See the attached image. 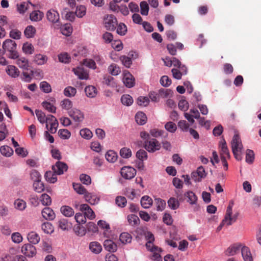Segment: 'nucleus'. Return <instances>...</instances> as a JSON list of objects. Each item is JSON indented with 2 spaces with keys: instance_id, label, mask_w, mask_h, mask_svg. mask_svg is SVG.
<instances>
[{
  "instance_id": "6ab92c4d",
  "label": "nucleus",
  "mask_w": 261,
  "mask_h": 261,
  "mask_svg": "<svg viewBox=\"0 0 261 261\" xmlns=\"http://www.w3.org/2000/svg\"><path fill=\"white\" fill-rule=\"evenodd\" d=\"M242 256L244 261H253V258L249 248L245 246L242 247Z\"/></svg>"
},
{
  "instance_id": "2eb2a0df",
  "label": "nucleus",
  "mask_w": 261,
  "mask_h": 261,
  "mask_svg": "<svg viewBox=\"0 0 261 261\" xmlns=\"http://www.w3.org/2000/svg\"><path fill=\"white\" fill-rule=\"evenodd\" d=\"M56 100L54 98H50V101H44L42 103V107L48 112L52 113H55L56 112V107L54 104Z\"/></svg>"
},
{
  "instance_id": "aec40b11",
  "label": "nucleus",
  "mask_w": 261,
  "mask_h": 261,
  "mask_svg": "<svg viewBox=\"0 0 261 261\" xmlns=\"http://www.w3.org/2000/svg\"><path fill=\"white\" fill-rule=\"evenodd\" d=\"M185 197L187 198V201L190 204H195L197 201V197L195 194L191 191L186 192L184 194Z\"/></svg>"
},
{
  "instance_id": "58836bf2",
  "label": "nucleus",
  "mask_w": 261,
  "mask_h": 261,
  "mask_svg": "<svg viewBox=\"0 0 261 261\" xmlns=\"http://www.w3.org/2000/svg\"><path fill=\"white\" fill-rule=\"evenodd\" d=\"M108 71L113 75H117L120 73V68L115 64H112L108 67Z\"/></svg>"
},
{
  "instance_id": "a878e982",
  "label": "nucleus",
  "mask_w": 261,
  "mask_h": 261,
  "mask_svg": "<svg viewBox=\"0 0 261 261\" xmlns=\"http://www.w3.org/2000/svg\"><path fill=\"white\" fill-rule=\"evenodd\" d=\"M85 92L88 97L93 98L96 96L97 92L94 86H88L85 88Z\"/></svg>"
},
{
  "instance_id": "7ed1b4c3",
  "label": "nucleus",
  "mask_w": 261,
  "mask_h": 261,
  "mask_svg": "<svg viewBox=\"0 0 261 261\" xmlns=\"http://www.w3.org/2000/svg\"><path fill=\"white\" fill-rule=\"evenodd\" d=\"M145 148L150 152H154L160 150L161 144L160 142L155 139H151L144 141Z\"/></svg>"
},
{
  "instance_id": "f704fd0d",
  "label": "nucleus",
  "mask_w": 261,
  "mask_h": 261,
  "mask_svg": "<svg viewBox=\"0 0 261 261\" xmlns=\"http://www.w3.org/2000/svg\"><path fill=\"white\" fill-rule=\"evenodd\" d=\"M58 226L63 230H68L70 227L71 225L68 223L66 219H61L57 223Z\"/></svg>"
},
{
  "instance_id": "1a4fd4ad",
  "label": "nucleus",
  "mask_w": 261,
  "mask_h": 261,
  "mask_svg": "<svg viewBox=\"0 0 261 261\" xmlns=\"http://www.w3.org/2000/svg\"><path fill=\"white\" fill-rule=\"evenodd\" d=\"M21 252L28 257H33L36 254V249L32 244H26L22 246Z\"/></svg>"
},
{
  "instance_id": "39448f33",
  "label": "nucleus",
  "mask_w": 261,
  "mask_h": 261,
  "mask_svg": "<svg viewBox=\"0 0 261 261\" xmlns=\"http://www.w3.org/2000/svg\"><path fill=\"white\" fill-rule=\"evenodd\" d=\"M233 205V202H229L228 206L227 207L226 214L225 216V218L227 220V225H230L233 223L235 222L238 218L239 214L236 213L233 216H232V207Z\"/></svg>"
},
{
  "instance_id": "412c9836",
  "label": "nucleus",
  "mask_w": 261,
  "mask_h": 261,
  "mask_svg": "<svg viewBox=\"0 0 261 261\" xmlns=\"http://www.w3.org/2000/svg\"><path fill=\"white\" fill-rule=\"evenodd\" d=\"M84 198L86 201L91 204H95L99 201V198L95 195L89 193L87 191L84 194Z\"/></svg>"
},
{
  "instance_id": "680f3d73",
  "label": "nucleus",
  "mask_w": 261,
  "mask_h": 261,
  "mask_svg": "<svg viewBox=\"0 0 261 261\" xmlns=\"http://www.w3.org/2000/svg\"><path fill=\"white\" fill-rule=\"evenodd\" d=\"M254 160V154L253 151L250 149H247L246 155V162L249 164H252Z\"/></svg>"
},
{
  "instance_id": "ddd939ff",
  "label": "nucleus",
  "mask_w": 261,
  "mask_h": 261,
  "mask_svg": "<svg viewBox=\"0 0 261 261\" xmlns=\"http://www.w3.org/2000/svg\"><path fill=\"white\" fill-rule=\"evenodd\" d=\"M74 73L81 80H87L89 78L88 71L83 67H78L73 69Z\"/></svg>"
},
{
  "instance_id": "9b49d317",
  "label": "nucleus",
  "mask_w": 261,
  "mask_h": 261,
  "mask_svg": "<svg viewBox=\"0 0 261 261\" xmlns=\"http://www.w3.org/2000/svg\"><path fill=\"white\" fill-rule=\"evenodd\" d=\"M242 245L240 243L234 244L230 246L226 250L225 254L227 256H233L238 253L242 249Z\"/></svg>"
},
{
  "instance_id": "c9c22d12",
  "label": "nucleus",
  "mask_w": 261,
  "mask_h": 261,
  "mask_svg": "<svg viewBox=\"0 0 261 261\" xmlns=\"http://www.w3.org/2000/svg\"><path fill=\"white\" fill-rule=\"evenodd\" d=\"M106 159L108 162L114 163L117 160V154L113 150H109L106 154Z\"/></svg>"
},
{
  "instance_id": "37998d69",
  "label": "nucleus",
  "mask_w": 261,
  "mask_h": 261,
  "mask_svg": "<svg viewBox=\"0 0 261 261\" xmlns=\"http://www.w3.org/2000/svg\"><path fill=\"white\" fill-rule=\"evenodd\" d=\"M0 152L6 156H10L12 154L13 151L8 146H3L0 148Z\"/></svg>"
},
{
  "instance_id": "0e129e2a",
  "label": "nucleus",
  "mask_w": 261,
  "mask_h": 261,
  "mask_svg": "<svg viewBox=\"0 0 261 261\" xmlns=\"http://www.w3.org/2000/svg\"><path fill=\"white\" fill-rule=\"evenodd\" d=\"M165 128L169 132L173 133L176 130L177 126L174 123L169 121L165 124Z\"/></svg>"
},
{
  "instance_id": "c03bdc74",
  "label": "nucleus",
  "mask_w": 261,
  "mask_h": 261,
  "mask_svg": "<svg viewBox=\"0 0 261 261\" xmlns=\"http://www.w3.org/2000/svg\"><path fill=\"white\" fill-rule=\"evenodd\" d=\"M14 205L15 208L20 211L24 210L27 206L26 202L24 200L19 199L15 201Z\"/></svg>"
},
{
  "instance_id": "393cba45",
  "label": "nucleus",
  "mask_w": 261,
  "mask_h": 261,
  "mask_svg": "<svg viewBox=\"0 0 261 261\" xmlns=\"http://www.w3.org/2000/svg\"><path fill=\"white\" fill-rule=\"evenodd\" d=\"M135 119L138 124L143 125L145 124L147 121V117L144 113L139 112L136 114Z\"/></svg>"
},
{
  "instance_id": "79ce46f5",
  "label": "nucleus",
  "mask_w": 261,
  "mask_h": 261,
  "mask_svg": "<svg viewBox=\"0 0 261 261\" xmlns=\"http://www.w3.org/2000/svg\"><path fill=\"white\" fill-rule=\"evenodd\" d=\"M73 188L74 190L79 194H85L87 190L81 184L73 183Z\"/></svg>"
},
{
  "instance_id": "69168bd1",
  "label": "nucleus",
  "mask_w": 261,
  "mask_h": 261,
  "mask_svg": "<svg viewBox=\"0 0 261 261\" xmlns=\"http://www.w3.org/2000/svg\"><path fill=\"white\" fill-rule=\"evenodd\" d=\"M141 14L143 15H147L149 11V6L147 2L143 1L140 3Z\"/></svg>"
},
{
  "instance_id": "6e6d98bb",
  "label": "nucleus",
  "mask_w": 261,
  "mask_h": 261,
  "mask_svg": "<svg viewBox=\"0 0 261 261\" xmlns=\"http://www.w3.org/2000/svg\"><path fill=\"white\" fill-rule=\"evenodd\" d=\"M86 218L84 214L81 213H76L74 217L76 222L79 224L85 223L86 222Z\"/></svg>"
},
{
  "instance_id": "de8ad7c7",
  "label": "nucleus",
  "mask_w": 261,
  "mask_h": 261,
  "mask_svg": "<svg viewBox=\"0 0 261 261\" xmlns=\"http://www.w3.org/2000/svg\"><path fill=\"white\" fill-rule=\"evenodd\" d=\"M75 15L79 18H82L85 15L86 13V8L83 5H80L76 7Z\"/></svg>"
},
{
  "instance_id": "a211bd4d",
  "label": "nucleus",
  "mask_w": 261,
  "mask_h": 261,
  "mask_svg": "<svg viewBox=\"0 0 261 261\" xmlns=\"http://www.w3.org/2000/svg\"><path fill=\"white\" fill-rule=\"evenodd\" d=\"M104 248L110 252H114L117 249V245L111 240H105L103 242Z\"/></svg>"
},
{
  "instance_id": "7c9ffc66",
  "label": "nucleus",
  "mask_w": 261,
  "mask_h": 261,
  "mask_svg": "<svg viewBox=\"0 0 261 261\" xmlns=\"http://www.w3.org/2000/svg\"><path fill=\"white\" fill-rule=\"evenodd\" d=\"M47 61V57L45 55L37 54L34 57V62L39 65L44 64Z\"/></svg>"
},
{
  "instance_id": "774afa93",
  "label": "nucleus",
  "mask_w": 261,
  "mask_h": 261,
  "mask_svg": "<svg viewBox=\"0 0 261 261\" xmlns=\"http://www.w3.org/2000/svg\"><path fill=\"white\" fill-rule=\"evenodd\" d=\"M40 87L41 89L45 93H48L51 91L50 85L45 81L41 82Z\"/></svg>"
},
{
  "instance_id": "ea45409f",
  "label": "nucleus",
  "mask_w": 261,
  "mask_h": 261,
  "mask_svg": "<svg viewBox=\"0 0 261 261\" xmlns=\"http://www.w3.org/2000/svg\"><path fill=\"white\" fill-rule=\"evenodd\" d=\"M168 205L172 210H176L179 206L178 200L174 197H171L168 200Z\"/></svg>"
},
{
  "instance_id": "a19ab883",
  "label": "nucleus",
  "mask_w": 261,
  "mask_h": 261,
  "mask_svg": "<svg viewBox=\"0 0 261 261\" xmlns=\"http://www.w3.org/2000/svg\"><path fill=\"white\" fill-rule=\"evenodd\" d=\"M73 229L76 234L79 236H83L86 233V230L85 228L83 226H81L79 224L75 225L74 226Z\"/></svg>"
},
{
  "instance_id": "2f4dec72",
  "label": "nucleus",
  "mask_w": 261,
  "mask_h": 261,
  "mask_svg": "<svg viewBox=\"0 0 261 261\" xmlns=\"http://www.w3.org/2000/svg\"><path fill=\"white\" fill-rule=\"evenodd\" d=\"M220 155L221 158H222L223 156L224 157V158L229 159L230 158L229 150L226 146V143L225 141L221 145Z\"/></svg>"
},
{
  "instance_id": "8fccbe9b",
  "label": "nucleus",
  "mask_w": 261,
  "mask_h": 261,
  "mask_svg": "<svg viewBox=\"0 0 261 261\" xmlns=\"http://www.w3.org/2000/svg\"><path fill=\"white\" fill-rule=\"evenodd\" d=\"M80 134L83 138L87 140L91 139L93 136L92 132L88 128L81 129Z\"/></svg>"
},
{
  "instance_id": "f8f14e48",
  "label": "nucleus",
  "mask_w": 261,
  "mask_h": 261,
  "mask_svg": "<svg viewBox=\"0 0 261 261\" xmlns=\"http://www.w3.org/2000/svg\"><path fill=\"white\" fill-rule=\"evenodd\" d=\"M80 209L82 212H84V214L88 219L92 220L95 218V216L94 212L88 204H81Z\"/></svg>"
},
{
  "instance_id": "5701e85b",
  "label": "nucleus",
  "mask_w": 261,
  "mask_h": 261,
  "mask_svg": "<svg viewBox=\"0 0 261 261\" xmlns=\"http://www.w3.org/2000/svg\"><path fill=\"white\" fill-rule=\"evenodd\" d=\"M6 70L7 73L13 77H18L19 75V70L13 65L8 66Z\"/></svg>"
},
{
  "instance_id": "cd10ccee",
  "label": "nucleus",
  "mask_w": 261,
  "mask_h": 261,
  "mask_svg": "<svg viewBox=\"0 0 261 261\" xmlns=\"http://www.w3.org/2000/svg\"><path fill=\"white\" fill-rule=\"evenodd\" d=\"M43 15V13L39 10L34 11L30 14V18L32 21H38L42 19Z\"/></svg>"
},
{
  "instance_id": "c756f323",
  "label": "nucleus",
  "mask_w": 261,
  "mask_h": 261,
  "mask_svg": "<svg viewBox=\"0 0 261 261\" xmlns=\"http://www.w3.org/2000/svg\"><path fill=\"white\" fill-rule=\"evenodd\" d=\"M61 212L66 217H71L74 214L73 210L67 205L62 206L61 207Z\"/></svg>"
},
{
  "instance_id": "72a5a7b5",
  "label": "nucleus",
  "mask_w": 261,
  "mask_h": 261,
  "mask_svg": "<svg viewBox=\"0 0 261 261\" xmlns=\"http://www.w3.org/2000/svg\"><path fill=\"white\" fill-rule=\"evenodd\" d=\"M119 240L123 244H127L131 242L132 240V236L127 232H122L120 235Z\"/></svg>"
},
{
  "instance_id": "338daca9",
  "label": "nucleus",
  "mask_w": 261,
  "mask_h": 261,
  "mask_svg": "<svg viewBox=\"0 0 261 261\" xmlns=\"http://www.w3.org/2000/svg\"><path fill=\"white\" fill-rule=\"evenodd\" d=\"M120 60L124 66L127 68L130 67L132 64V61L129 57L125 56H122L120 57Z\"/></svg>"
},
{
  "instance_id": "49530a36",
  "label": "nucleus",
  "mask_w": 261,
  "mask_h": 261,
  "mask_svg": "<svg viewBox=\"0 0 261 261\" xmlns=\"http://www.w3.org/2000/svg\"><path fill=\"white\" fill-rule=\"evenodd\" d=\"M35 32L36 30L35 28L32 25H29L25 28L24 34L27 38H32L34 37Z\"/></svg>"
},
{
  "instance_id": "b1692460",
  "label": "nucleus",
  "mask_w": 261,
  "mask_h": 261,
  "mask_svg": "<svg viewBox=\"0 0 261 261\" xmlns=\"http://www.w3.org/2000/svg\"><path fill=\"white\" fill-rule=\"evenodd\" d=\"M90 250L94 253L99 254L102 250V246L97 242H92L89 244Z\"/></svg>"
},
{
  "instance_id": "a18cd8bd",
  "label": "nucleus",
  "mask_w": 261,
  "mask_h": 261,
  "mask_svg": "<svg viewBox=\"0 0 261 261\" xmlns=\"http://www.w3.org/2000/svg\"><path fill=\"white\" fill-rule=\"evenodd\" d=\"M155 202L156 205V209L158 211H163L166 205V201L161 198L155 199Z\"/></svg>"
},
{
  "instance_id": "f03ea898",
  "label": "nucleus",
  "mask_w": 261,
  "mask_h": 261,
  "mask_svg": "<svg viewBox=\"0 0 261 261\" xmlns=\"http://www.w3.org/2000/svg\"><path fill=\"white\" fill-rule=\"evenodd\" d=\"M16 43L11 39L6 40L3 44V48L5 52H8V57L13 59L18 58L19 55L16 50Z\"/></svg>"
},
{
  "instance_id": "864d4df0",
  "label": "nucleus",
  "mask_w": 261,
  "mask_h": 261,
  "mask_svg": "<svg viewBox=\"0 0 261 261\" xmlns=\"http://www.w3.org/2000/svg\"><path fill=\"white\" fill-rule=\"evenodd\" d=\"M127 221L130 225H137L140 222L139 217L135 215H129L127 216Z\"/></svg>"
},
{
  "instance_id": "bf43d9fd",
  "label": "nucleus",
  "mask_w": 261,
  "mask_h": 261,
  "mask_svg": "<svg viewBox=\"0 0 261 261\" xmlns=\"http://www.w3.org/2000/svg\"><path fill=\"white\" fill-rule=\"evenodd\" d=\"M115 202L118 206L124 207L126 205L127 200L124 197L119 196L116 198Z\"/></svg>"
},
{
  "instance_id": "423d86ee",
  "label": "nucleus",
  "mask_w": 261,
  "mask_h": 261,
  "mask_svg": "<svg viewBox=\"0 0 261 261\" xmlns=\"http://www.w3.org/2000/svg\"><path fill=\"white\" fill-rule=\"evenodd\" d=\"M233 205V202H229L228 206L227 207L226 214L225 216V218L227 220V225H230L233 223L235 222L238 218L239 214L236 213L233 216H232V207Z\"/></svg>"
},
{
  "instance_id": "4468645a",
  "label": "nucleus",
  "mask_w": 261,
  "mask_h": 261,
  "mask_svg": "<svg viewBox=\"0 0 261 261\" xmlns=\"http://www.w3.org/2000/svg\"><path fill=\"white\" fill-rule=\"evenodd\" d=\"M123 81L124 84L127 88H132L135 85V79L128 72L124 73Z\"/></svg>"
},
{
  "instance_id": "e2e57ef3",
  "label": "nucleus",
  "mask_w": 261,
  "mask_h": 261,
  "mask_svg": "<svg viewBox=\"0 0 261 261\" xmlns=\"http://www.w3.org/2000/svg\"><path fill=\"white\" fill-rule=\"evenodd\" d=\"M22 50L27 54L31 55L34 52V47L30 43H24L22 46Z\"/></svg>"
},
{
  "instance_id": "c85d7f7f",
  "label": "nucleus",
  "mask_w": 261,
  "mask_h": 261,
  "mask_svg": "<svg viewBox=\"0 0 261 261\" xmlns=\"http://www.w3.org/2000/svg\"><path fill=\"white\" fill-rule=\"evenodd\" d=\"M44 177L46 181L53 184L57 180V174L51 171H46L44 174Z\"/></svg>"
},
{
  "instance_id": "bb28decb",
  "label": "nucleus",
  "mask_w": 261,
  "mask_h": 261,
  "mask_svg": "<svg viewBox=\"0 0 261 261\" xmlns=\"http://www.w3.org/2000/svg\"><path fill=\"white\" fill-rule=\"evenodd\" d=\"M141 204L144 208H148L152 204V200L148 196H144L141 199Z\"/></svg>"
},
{
  "instance_id": "473e14b6",
  "label": "nucleus",
  "mask_w": 261,
  "mask_h": 261,
  "mask_svg": "<svg viewBox=\"0 0 261 261\" xmlns=\"http://www.w3.org/2000/svg\"><path fill=\"white\" fill-rule=\"evenodd\" d=\"M17 64L20 68L24 70H28L29 65L28 60L24 57L19 58L17 60Z\"/></svg>"
},
{
  "instance_id": "4d7b16f0",
  "label": "nucleus",
  "mask_w": 261,
  "mask_h": 261,
  "mask_svg": "<svg viewBox=\"0 0 261 261\" xmlns=\"http://www.w3.org/2000/svg\"><path fill=\"white\" fill-rule=\"evenodd\" d=\"M83 64L85 66L90 68L95 69L96 68L95 61L92 59H85L83 61Z\"/></svg>"
},
{
  "instance_id": "13d9d810",
  "label": "nucleus",
  "mask_w": 261,
  "mask_h": 261,
  "mask_svg": "<svg viewBox=\"0 0 261 261\" xmlns=\"http://www.w3.org/2000/svg\"><path fill=\"white\" fill-rule=\"evenodd\" d=\"M33 188L34 190L38 193L42 192L44 189V185L41 180L34 182Z\"/></svg>"
},
{
  "instance_id": "5fc2aeb1",
  "label": "nucleus",
  "mask_w": 261,
  "mask_h": 261,
  "mask_svg": "<svg viewBox=\"0 0 261 261\" xmlns=\"http://www.w3.org/2000/svg\"><path fill=\"white\" fill-rule=\"evenodd\" d=\"M120 154L123 158L128 159L132 156V151L129 148L123 147L120 149Z\"/></svg>"
},
{
  "instance_id": "f3484780",
  "label": "nucleus",
  "mask_w": 261,
  "mask_h": 261,
  "mask_svg": "<svg viewBox=\"0 0 261 261\" xmlns=\"http://www.w3.org/2000/svg\"><path fill=\"white\" fill-rule=\"evenodd\" d=\"M42 215L44 219L48 220H53L55 218L54 212L48 207H46L42 210Z\"/></svg>"
},
{
  "instance_id": "20e7f679",
  "label": "nucleus",
  "mask_w": 261,
  "mask_h": 261,
  "mask_svg": "<svg viewBox=\"0 0 261 261\" xmlns=\"http://www.w3.org/2000/svg\"><path fill=\"white\" fill-rule=\"evenodd\" d=\"M104 23L107 30L114 31L117 25L116 18L112 14H108L105 16Z\"/></svg>"
},
{
  "instance_id": "dca6fc26",
  "label": "nucleus",
  "mask_w": 261,
  "mask_h": 261,
  "mask_svg": "<svg viewBox=\"0 0 261 261\" xmlns=\"http://www.w3.org/2000/svg\"><path fill=\"white\" fill-rule=\"evenodd\" d=\"M47 19L50 22L53 23L57 22L60 18L59 14L54 10H49L46 13Z\"/></svg>"
},
{
  "instance_id": "f257e3e1",
  "label": "nucleus",
  "mask_w": 261,
  "mask_h": 261,
  "mask_svg": "<svg viewBox=\"0 0 261 261\" xmlns=\"http://www.w3.org/2000/svg\"><path fill=\"white\" fill-rule=\"evenodd\" d=\"M231 146L232 151L236 160L241 161L242 159V153L243 148L241 139L238 134H235L231 140Z\"/></svg>"
},
{
  "instance_id": "6e6552de",
  "label": "nucleus",
  "mask_w": 261,
  "mask_h": 261,
  "mask_svg": "<svg viewBox=\"0 0 261 261\" xmlns=\"http://www.w3.org/2000/svg\"><path fill=\"white\" fill-rule=\"evenodd\" d=\"M68 169L67 164L64 162L58 161L52 166V170L57 175H61Z\"/></svg>"
},
{
  "instance_id": "9d476101",
  "label": "nucleus",
  "mask_w": 261,
  "mask_h": 261,
  "mask_svg": "<svg viewBox=\"0 0 261 261\" xmlns=\"http://www.w3.org/2000/svg\"><path fill=\"white\" fill-rule=\"evenodd\" d=\"M68 114L75 121L78 122H82L84 118L83 113L80 110L75 108L68 111Z\"/></svg>"
},
{
  "instance_id": "e433bc0d",
  "label": "nucleus",
  "mask_w": 261,
  "mask_h": 261,
  "mask_svg": "<svg viewBox=\"0 0 261 261\" xmlns=\"http://www.w3.org/2000/svg\"><path fill=\"white\" fill-rule=\"evenodd\" d=\"M121 101L123 105L129 106L133 103L132 97L128 94H124L121 96Z\"/></svg>"
},
{
  "instance_id": "3c124183",
  "label": "nucleus",
  "mask_w": 261,
  "mask_h": 261,
  "mask_svg": "<svg viewBox=\"0 0 261 261\" xmlns=\"http://www.w3.org/2000/svg\"><path fill=\"white\" fill-rule=\"evenodd\" d=\"M76 93V89L72 87H66L64 91V95L67 97H72L75 95Z\"/></svg>"
},
{
  "instance_id": "4be33fe9",
  "label": "nucleus",
  "mask_w": 261,
  "mask_h": 261,
  "mask_svg": "<svg viewBox=\"0 0 261 261\" xmlns=\"http://www.w3.org/2000/svg\"><path fill=\"white\" fill-rule=\"evenodd\" d=\"M27 238L28 241L33 244H38L40 240V238L39 234L34 231H31L29 233Z\"/></svg>"
},
{
  "instance_id": "0eeeda50",
  "label": "nucleus",
  "mask_w": 261,
  "mask_h": 261,
  "mask_svg": "<svg viewBox=\"0 0 261 261\" xmlns=\"http://www.w3.org/2000/svg\"><path fill=\"white\" fill-rule=\"evenodd\" d=\"M120 173L123 178L130 179L136 175V170L132 167L125 166L121 168Z\"/></svg>"
},
{
  "instance_id": "09e8293b",
  "label": "nucleus",
  "mask_w": 261,
  "mask_h": 261,
  "mask_svg": "<svg viewBox=\"0 0 261 261\" xmlns=\"http://www.w3.org/2000/svg\"><path fill=\"white\" fill-rule=\"evenodd\" d=\"M60 106L63 109L69 110L72 107V102L69 99H64L61 101Z\"/></svg>"
},
{
  "instance_id": "052dcab7",
  "label": "nucleus",
  "mask_w": 261,
  "mask_h": 261,
  "mask_svg": "<svg viewBox=\"0 0 261 261\" xmlns=\"http://www.w3.org/2000/svg\"><path fill=\"white\" fill-rule=\"evenodd\" d=\"M38 120L41 123H44L46 121V116L44 112L41 111L36 110L35 111Z\"/></svg>"
},
{
  "instance_id": "603ef678",
  "label": "nucleus",
  "mask_w": 261,
  "mask_h": 261,
  "mask_svg": "<svg viewBox=\"0 0 261 261\" xmlns=\"http://www.w3.org/2000/svg\"><path fill=\"white\" fill-rule=\"evenodd\" d=\"M41 228L46 233H51L53 232V227L49 222H45L42 224Z\"/></svg>"
},
{
  "instance_id": "4c0bfd02",
  "label": "nucleus",
  "mask_w": 261,
  "mask_h": 261,
  "mask_svg": "<svg viewBox=\"0 0 261 261\" xmlns=\"http://www.w3.org/2000/svg\"><path fill=\"white\" fill-rule=\"evenodd\" d=\"M29 5H33L30 2H22L20 4H17V10L20 13H24L29 8Z\"/></svg>"
}]
</instances>
